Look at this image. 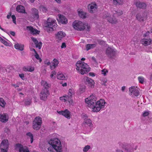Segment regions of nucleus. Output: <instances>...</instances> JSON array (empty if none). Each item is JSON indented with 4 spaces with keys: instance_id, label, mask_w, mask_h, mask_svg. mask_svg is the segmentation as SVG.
I'll use <instances>...</instances> for the list:
<instances>
[{
    "instance_id": "1",
    "label": "nucleus",
    "mask_w": 152,
    "mask_h": 152,
    "mask_svg": "<svg viewBox=\"0 0 152 152\" xmlns=\"http://www.w3.org/2000/svg\"><path fill=\"white\" fill-rule=\"evenodd\" d=\"M96 98L93 95H91L89 98L85 99V102L88 104V106L92 108V111L96 112L104 108L106 103L103 99H101L96 102Z\"/></svg>"
},
{
    "instance_id": "2",
    "label": "nucleus",
    "mask_w": 152,
    "mask_h": 152,
    "mask_svg": "<svg viewBox=\"0 0 152 152\" xmlns=\"http://www.w3.org/2000/svg\"><path fill=\"white\" fill-rule=\"evenodd\" d=\"M55 22V20H53L50 18H48L44 24L45 29L48 32L55 30L57 26Z\"/></svg>"
},
{
    "instance_id": "3",
    "label": "nucleus",
    "mask_w": 152,
    "mask_h": 152,
    "mask_svg": "<svg viewBox=\"0 0 152 152\" xmlns=\"http://www.w3.org/2000/svg\"><path fill=\"white\" fill-rule=\"evenodd\" d=\"M49 143L52 145L56 152H62L61 142L58 138L51 139Z\"/></svg>"
},
{
    "instance_id": "4",
    "label": "nucleus",
    "mask_w": 152,
    "mask_h": 152,
    "mask_svg": "<svg viewBox=\"0 0 152 152\" xmlns=\"http://www.w3.org/2000/svg\"><path fill=\"white\" fill-rule=\"evenodd\" d=\"M73 27L74 28L79 31H83L85 29L86 27H87L86 30L88 31L90 27L88 26L87 23H84L81 21H75L73 23Z\"/></svg>"
},
{
    "instance_id": "5",
    "label": "nucleus",
    "mask_w": 152,
    "mask_h": 152,
    "mask_svg": "<svg viewBox=\"0 0 152 152\" xmlns=\"http://www.w3.org/2000/svg\"><path fill=\"white\" fill-rule=\"evenodd\" d=\"M116 50L113 47L108 46L105 50V53L109 58L114 59L116 55Z\"/></svg>"
},
{
    "instance_id": "6",
    "label": "nucleus",
    "mask_w": 152,
    "mask_h": 152,
    "mask_svg": "<svg viewBox=\"0 0 152 152\" xmlns=\"http://www.w3.org/2000/svg\"><path fill=\"white\" fill-rule=\"evenodd\" d=\"M42 121V118L39 116L37 117L33 122V128L35 130L39 129L41 126Z\"/></svg>"
},
{
    "instance_id": "7",
    "label": "nucleus",
    "mask_w": 152,
    "mask_h": 152,
    "mask_svg": "<svg viewBox=\"0 0 152 152\" xmlns=\"http://www.w3.org/2000/svg\"><path fill=\"white\" fill-rule=\"evenodd\" d=\"M83 82L89 87L91 88H94L95 82L93 80L89 77H85L83 79Z\"/></svg>"
},
{
    "instance_id": "8",
    "label": "nucleus",
    "mask_w": 152,
    "mask_h": 152,
    "mask_svg": "<svg viewBox=\"0 0 152 152\" xmlns=\"http://www.w3.org/2000/svg\"><path fill=\"white\" fill-rule=\"evenodd\" d=\"M80 67L82 68L80 69V73L82 75L89 72L91 69V68L89 67L87 64L84 62H83V64H81Z\"/></svg>"
},
{
    "instance_id": "9",
    "label": "nucleus",
    "mask_w": 152,
    "mask_h": 152,
    "mask_svg": "<svg viewBox=\"0 0 152 152\" xmlns=\"http://www.w3.org/2000/svg\"><path fill=\"white\" fill-rule=\"evenodd\" d=\"M122 148L125 152H133L134 151L133 147L129 144L124 143L121 145Z\"/></svg>"
},
{
    "instance_id": "10",
    "label": "nucleus",
    "mask_w": 152,
    "mask_h": 152,
    "mask_svg": "<svg viewBox=\"0 0 152 152\" xmlns=\"http://www.w3.org/2000/svg\"><path fill=\"white\" fill-rule=\"evenodd\" d=\"M50 94L49 90H42L40 95V98L41 100L45 101L47 99V97Z\"/></svg>"
},
{
    "instance_id": "11",
    "label": "nucleus",
    "mask_w": 152,
    "mask_h": 152,
    "mask_svg": "<svg viewBox=\"0 0 152 152\" xmlns=\"http://www.w3.org/2000/svg\"><path fill=\"white\" fill-rule=\"evenodd\" d=\"M103 18L107 20L109 22L112 24H115L117 22V20L113 16L111 17L108 14L104 15Z\"/></svg>"
},
{
    "instance_id": "12",
    "label": "nucleus",
    "mask_w": 152,
    "mask_h": 152,
    "mask_svg": "<svg viewBox=\"0 0 152 152\" xmlns=\"http://www.w3.org/2000/svg\"><path fill=\"white\" fill-rule=\"evenodd\" d=\"M136 17L138 21H143L146 18V15L145 13H139L137 15Z\"/></svg>"
},
{
    "instance_id": "13",
    "label": "nucleus",
    "mask_w": 152,
    "mask_h": 152,
    "mask_svg": "<svg viewBox=\"0 0 152 152\" xmlns=\"http://www.w3.org/2000/svg\"><path fill=\"white\" fill-rule=\"evenodd\" d=\"M16 148L18 149L19 152H30L27 147H23L20 144H16Z\"/></svg>"
},
{
    "instance_id": "14",
    "label": "nucleus",
    "mask_w": 152,
    "mask_h": 152,
    "mask_svg": "<svg viewBox=\"0 0 152 152\" xmlns=\"http://www.w3.org/2000/svg\"><path fill=\"white\" fill-rule=\"evenodd\" d=\"M57 112L59 114L64 116L67 119H69L70 118V112L67 109H66L64 111H61L59 112L57 111Z\"/></svg>"
},
{
    "instance_id": "15",
    "label": "nucleus",
    "mask_w": 152,
    "mask_h": 152,
    "mask_svg": "<svg viewBox=\"0 0 152 152\" xmlns=\"http://www.w3.org/2000/svg\"><path fill=\"white\" fill-rule=\"evenodd\" d=\"M83 126H84L86 127L91 129V126L93 124L91 123V120L89 118H86L84 119V121L83 123Z\"/></svg>"
},
{
    "instance_id": "16",
    "label": "nucleus",
    "mask_w": 152,
    "mask_h": 152,
    "mask_svg": "<svg viewBox=\"0 0 152 152\" xmlns=\"http://www.w3.org/2000/svg\"><path fill=\"white\" fill-rule=\"evenodd\" d=\"M31 15L33 17L37 19L39 18L38 10L35 8H33L31 9Z\"/></svg>"
},
{
    "instance_id": "17",
    "label": "nucleus",
    "mask_w": 152,
    "mask_h": 152,
    "mask_svg": "<svg viewBox=\"0 0 152 152\" xmlns=\"http://www.w3.org/2000/svg\"><path fill=\"white\" fill-rule=\"evenodd\" d=\"M9 143L7 140H3L1 143V148L2 149H8Z\"/></svg>"
},
{
    "instance_id": "18",
    "label": "nucleus",
    "mask_w": 152,
    "mask_h": 152,
    "mask_svg": "<svg viewBox=\"0 0 152 152\" xmlns=\"http://www.w3.org/2000/svg\"><path fill=\"white\" fill-rule=\"evenodd\" d=\"M26 28L27 30L30 31L31 34L33 35L38 34L39 32H40L39 31L34 28L31 26H27L26 27Z\"/></svg>"
},
{
    "instance_id": "19",
    "label": "nucleus",
    "mask_w": 152,
    "mask_h": 152,
    "mask_svg": "<svg viewBox=\"0 0 152 152\" xmlns=\"http://www.w3.org/2000/svg\"><path fill=\"white\" fill-rule=\"evenodd\" d=\"M9 117L7 114L4 113L0 115V121L3 123H6L8 120Z\"/></svg>"
},
{
    "instance_id": "20",
    "label": "nucleus",
    "mask_w": 152,
    "mask_h": 152,
    "mask_svg": "<svg viewBox=\"0 0 152 152\" xmlns=\"http://www.w3.org/2000/svg\"><path fill=\"white\" fill-rule=\"evenodd\" d=\"M135 5L137 7L142 9H145L147 6V4L145 3L141 2L140 1L136 2Z\"/></svg>"
},
{
    "instance_id": "21",
    "label": "nucleus",
    "mask_w": 152,
    "mask_h": 152,
    "mask_svg": "<svg viewBox=\"0 0 152 152\" xmlns=\"http://www.w3.org/2000/svg\"><path fill=\"white\" fill-rule=\"evenodd\" d=\"M141 42L142 45L145 46H147L150 44L152 43V40L150 39H143L142 40Z\"/></svg>"
},
{
    "instance_id": "22",
    "label": "nucleus",
    "mask_w": 152,
    "mask_h": 152,
    "mask_svg": "<svg viewBox=\"0 0 152 152\" xmlns=\"http://www.w3.org/2000/svg\"><path fill=\"white\" fill-rule=\"evenodd\" d=\"M59 62L58 60L56 59H54L52 64L50 66V68L51 69H53L57 66Z\"/></svg>"
},
{
    "instance_id": "23",
    "label": "nucleus",
    "mask_w": 152,
    "mask_h": 152,
    "mask_svg": "<svg viewBox=\"0 0 152 152\" xmlns=\"http://www.w3.org/2000/svg\"><path fill=\"white\" fill-rule=\"evenodd\" d=\"M97 5L96 4H92L90 6L89 10L90 12L91 13L94 12L96 10Z\"/></svg>"
},
{
    "instance_id": "24",
    "label": "nucleus",
    "mask_w": 152,
    "mask_h": 152,
    "mask_svg": "<svg viewBox=\"0 0 152 152\" xmlns=\"http://www.w3.org/2000/svg\"><path fill=\"white\" fill-rule=\"evenodd\" d=\"M41 84L42 85H43L44 86V88L42 90H49L48 89L51 86L50 84L46 82L43 80H42L41 81Z\"/></svg>"
},
{
    "instance_id": "25",
    "label": "nucleus",
    "mask_w": 152,
    "mask_h": 152,
    "mask_svg": "<svg viewBox=\"0 0 152 152\" xmlns=\"http://www.w3.org/2000/svg\"><path fill=\"white\" fill-rule=\"evenodd\" d=\"M16 10L19 12L22 13H25V12L24 7L21 5H18L16 7Z\"/></svg>"
},
{
    "instance_id": "26",
    "label": "nucleus",
    "mask_w": 152,
    "mask_h": 152,
    "mask_svg": "<svg viewBox=\"0 0 152 152\" xmlns=\"http://www.w3.org/2000/svg\"><path fill=\"white\" fill-rule=\"evenodd\" d=\"M66 36L65 33L62 31L58 32L56 34V37L58 39L61 40L63 37Z\"/></svg>"
},
{
    "instance_id": "27",
    "label": "nucleus",
    "mask_w": 152,
    "mask_h": 152,
    "mask_svg": "<svg viewBox=\"0 0 152 152\" xmlns=\"http://www.w3.org/2000/svg\"><path fill=\"white\" fill-rule=\"evenodd\" d=\"M59 18L60 22L62 23L65 24L67 23V19L64 16L60 15Z\"/></svg>"
},
{
    "instance_id": "28",
    "label": "nucleus",
    "mask_w": 152,
    "mask_h": 152,
    "mask_svg": "<svg viewBox=\"0 0 152 152\" xmlns=\"http://www.w3.org/2000/svg\"><path fill=\"white\" fill-rule=\"evenodd\" d=\"M15 48L17 50L20 51H22L23 50L24 45H23L19 44L16 43L14 45Z\"/></svg>"
},
{
    "instance_id": "29",
    "label": "nucleus",
    "mask_w": 152,
    "mask_h": 152,
    "mask_svg": "<svg viewBox=\"0 0 152 152\" xmlns=\"http://www.w3.org/2000/svg\"><path fill=\"white\" fill-rule=\"evenodd\" d=\"M96 44H87L86 45V49L87 51H88L91 49L93 48L96 46Z\"/></svg>"
},
{
    "instance_id": "30",
    "label": "nucleus",
    "mask_w": 152,
    "mask_h": 152,
    "mask_svg": "<svg viewBox=\"0 0 152 152\" xmlns=\"http://www.w3.org/2000/svg\"><path fill=\"white\" fill-rule=\"evenodd\" d=\"M78 14L80 16L83 18H86V13L83 12L79 11H78Z\"/></svg>"
},
{
    "instance_id": "31",
    "label": "nucleus",
    "mask_w": 152,
    "mask_h": 152,
    "mask_svg": "<svg viewBox=\"0 0 152 152\" xmlns=\"http://www.w3.org/2000/svg\"><path fill=\"white\" fill-rule=\"evenodd\" d=\"M57 78L58 79L63 80L65 79V77L62 74H58L57 75Z\"/></svg>"
},
{
    "instance_id": "32",
    "label": "nucleus",
    "mask_w": 152,
    "mask_h": 152,
    "mask_svg": "<svg viewBox=\"0 0 152 152\" xmlns=\"http://www.w3.org/2000/svg\"><path fill=\"white\" fill-rule=\"evenodd\" d=\"M23 101L24 102L25 105L26 106L30 105L32 102L31 99H30L29 98L26 99H25Z\"/></svg>"
},
{
    "instance_id": "33",
    "label": "nucleus",
    "mask_w": 152,
    "mask_h": 152,
    "mask_svg": "<svg viewBox=\"0 0 152 152\" xmlns=\"http://www.w3.org/2000/svg\"><path fill=\"white\" fill-rule=\"evenodd\" d=\"M6 104L5 102L2 98H0V105L2 107H4Z\"/></svg>"
},
{
    "instance_id": "34",
    "label": "nucleus",
    "mask_w": 152,
    "mask_h": 152,
    "mask_svg": "<svg viewBox=\"0 0 152 152\" xmlns=\"http://www.w3.org/2000/svg\"><path fill=\"white\" fill-rule=\"evenodd\" d=\"M136 88L134 86H132L129 88V91L130 92V94L132 95L133 93H134V91L135 90Z\"/></svg>"
},
{
    "instance_id": "35",
    "label": "nucleus",
    "mask_w": 152,
    "mask_h": 152,
    "mask_svg": "<svg viewBox=\"0 0 152 152\" xmlns=\"http://www.w3.org/2000/svg\"><path fill=\"white\" fill-rule=\"evenodd\" d=\"M90 148L91 147L89 145H87L84 148L83 150V151L84 152H87Z\"/></svg>"
},
{
    "instance_id": "36",
    "label": "nucleus",
    "mask_w": 152,
    "mask_h": 152,
    "mask_svg": "<svg viewBox=\"0 0 152 152\" xmlns=\"http://www.w3.org/2000/svg\"><path fill=\"white\" fill-rule=\"evenodd\" d=\"M138 79L139 83L142 84L143 83L144 78L143 77L141 76L139 77L138 78Z\"/></svg>"
},
{
    "instance_id": "37",
    "label": "nucleus",
    "mask_w": 152,
    "mask_h": 152,
    "mask_svg": "<svg viewBox=\"0 0 152 152\" xmlns=\"http://www.w3.org/2000/svg\"><path fill=\"white\" fill-rule=\"evenodd\" d=\"M66 99H64V100L65 101H68L70 103H71V102H72V97L67 96V97H66Z\"/></svg>"
},
{
    "instance_id": "38",
    "label": "nucleus",
    "mask_w": 152,
    "mask_h": 152,
    "mask_svg": "<svg viewBox=\"0 0 152 152\" xmlns=\"http://www.w3.org/2000/svg\"><path fill=\"white\" fill-rule=\"evenodd\" d=\"M0 41L6 45H8V43L0 37Z\"/></svg>"
},
{
    "instance_id": "39",
    "label": "nucleus",
    "mask_w": 152,
    "mask_h": 152,
    "mask_svg": "<svg viewBox=\"0 0 152 152\" xmlns=\"http://www.w3.org/2000/svg\"><path fill=\"white\" fill-rule=\"evenodd\" d=\"M133 94L134 96H137L139 95L140 92L138 90L136 89L135 91H134Z\"/></svg>"
},
{
    "instance_id": "40",
    "label": "nucleus",
    "mask_w": 152,
    "mask_h": 152,
    "mask_svg": "<svg viewBox=\"0 0 152 152\" xmlns=\"http://www.w3.org/2000/svg\"><path fill=\"white\" fill-rule=\"evenodd\" d=\"M114 3H116L117 4H121L123 3L122 0H113Z\"/></svg>"
},
{
    "instance_id": "41",
    "label": "nucleus",
    "mask_w": 152,
    "mask_h": 152,
    "mask_svg": "<svg viewBox=\"0 0 152 152\" xmlns=\"http://www.w3.org/2000/svg\"><path fill=\"white\" fill-rule=\"evenodd\" d=\"M83 62L82 61H78L77 62L76 65L77 67H78V66L81 67V65L83 64Z\"/></svg>"
},
{
    "instance_id": "42",
    "label": "nucleus",
    "mask_w": 152,
    "mask_h": 152,
    "mask_svg": "<svg viewBox=\"0 0 152 152\" xmlns=\"http://www.w3.org/2000/svg\"><path fill=\"white\" fill-rule=\"evenodd\" d=\"M42 45V42H40L39 43L38 42V44H35L36 47L38 48L39 49L41 48V45Z\"/></svg>"
},
{
    "instance_id": "43",
    "label": "nucleus",
    "mask_w": 152,
    "mask_h": 152,
    "mask_svg": "<svg viewBox=\"0 0 152 152\" xmlns=\"http://www.w3.org/2000/svg\"><path fill=\"white\" fill-rule=\"evenodd\" d=\"M97 41L98 42V43L100 44V45H103V44L105 42L104 41L102 40H101V39H98L97 40Z\"/></svg>"
},
{
    "instance_id": "44",
    "label": "nucleus",
    "mask_w": 152,
    "mask_h": 152,
    "mask_svg": "<svg viewBox=\"0 0 152 152\" xmlns=\"http://www.w3.org/2000/svg\"><path fill=\"white\" fill-rule=\"evenodd\" d=\"M102 74L104 75V76L106 75V73L108 72V71L105 69H103L102 70Z\"/></svg>"
},
{
    "instance_id": "45",
    "label": "nucleus",
    "mask_w": 152,
    "mask_h": 152,
    "mask_svg": "<svg viewBox=\"0 0 152 152\" xmlns=\"http://www.w3.org/2000/svg\"><path fill=\"white\" fill-rule=\"evenodd\" d=\"M35 57L37 59L39 60V61L40 62H41L42 61V60L40 58L39 55L37 53H35Z\"/></svg>"
},
{
    "instance_id": "46",
    "label": "nucleus",
    "mask_w": 152,
    "mask_h": 152,
    "mask_svg": "<svg viewBox=\"0 0 152 152\" xmlns=\"http://www.w3.org/2000/svg\"><path fill=\"white\" fill-rule=\"evenodd\" d=\"M26 135L29 137L31 139L33 138V134L30 132H28L26 133Z\"/></svg>"
},
{
    "instance_id": "47",
    "label": "nucleus",
    "mask_w": 152,
    "mask_h": 152,
    "mask_svg": "<svg viewBox=\"0 0 152 152\" xmlns=\"http://www.w3.org/2000/svg\"><path fill=\"white\" fill-rule=\"evenodd\" d=\"M31 39L34 42L35 44H38V41L34 37H31Z\"/></svg>"
},
{
    "instance_id": "48",
    "label": "nucleus",
    "mask_w": 152,
    "mask_h": 152,
    "mask_svg": "<svg viewBox=\"0 0 152 152\" xmlns=\"http://www.w3.org/2000/svg\"><path fill=\"white\" fill-rule=\"evenodd\" d=\"M28 71L30 72H32L34 70V67L31 66H28Z\"/></svg>"
},
{
    "instance_id": "49",
    "label": "nucleus",
    "mask_w": 152,
    "mask_h": 152,
    "mask_svg": "<svg viewBox=\"0 0 152 152\" xmlns=\"http://www.w3.org/2000/svg\"><path fill=\"white\" fill-rule=\"evenodd\" d=\"M149 114V113L148 112L145 111L143 113L142 115L144 117H146L148 116Z\"/></svg>"
},
{
    "instance_id": "50",
    "label": "nucleus",
    "mask_w": 152,
    "mask_h": 152,
    "mask_svg": "<svg viewBox=\"0 0 152 152\" xmlns=\"http://www.w3.org/2000/svg\"><path fill=\"white\" fill-rule=\"evenodd\" d=\"M12 18V21L14 23L16 24V17L14 15H12L11 16Z\"/></svg>"
},
{
    "instance_id": "51",
    "label": "nucleus",
    "mask_w": 152,
    "mask_h": 152,
    "mask_svg": "<svg viewBox=\"0 0 152 152\" xmlns=\"http://www.w3.org/2000/svg\"><path fill=\"white\" fill-rule=\"evenodd\" d=\"M56 74V72L55 71H53L52 72L51 74L50 75L51 77L52 78L54 75H55Z\"/></svg>"
},
{
    "instance_id": "52",
    "label": "nucleus",
    "mask_w": 152,
    "mask_h": 152,
    "mask_svg": "<svg viewBox=\"0 0 152 152\" xmlns=\"http://www.w3.org/2000/svg\"><path fill=\"white\" fill-rule=\"evenodd\" d=\"M117 13L118 16H120L122 15L123 13L122 11L119 10V12H117Z\"/></svg>"
},
{
    "instance_id": "53",
    "label": "nucleus",
    "mask_w": 152,
    "mask_h": 152,
    "mask_svg": "<svg viewBox=\"0 0 152 152\" xmlns=\"http://www.w3.org/2000/svg\"><path fill=\"white\" fill-rule=\"evenodd\" d=\"M66 47V43L65 42H63L62 43V45L61 46V48H62L64 47L65 48Z\"/></svg>"
},
{
    "instance_id": "54",
    "label": "nucleus",
    "mask_w": 152,
    "mask_h": 152,
    "mask_svg": "<svg viewBox=\"0 0 152 152\" xmlns=\"http://www.w3.org/2000/svg\"><path fill=\"white\" fill-rule=\"evenodd\" d=\"M1 152H7V151H8V149H3L1 148Z\"/></svg>"
},
{
    "instance_id": "55",
    "label": "nucleus",
    "mask_w": 152,
    "mask_h": 152,
    "mask_svg": "<svg viewBox=\"0 0 152 152\" xmlns=\"http://www.w3.org/2000/svg\"><path fill=\"white\" fill-rule=\"evenodd\" d=\"M23 70L25 71H28V67H24L23 68Z\"/></svg>"
},
{
    "instance_id": "56",
    "label": "nucleus",
    "mask_w": 152,
    "mask_h": 152,
    "mask_svg": "<svg viewBox=\"0 0 152 152\" xmlns=\"http://www.w3.org/2000/svg\"><path fill=\"white\" fill-rule=\"evenodd\" d=\"M19 76L22 79L24 77V75L23 74H20Z\"/></svg>"
},
{
    "instance_id": "57",
    "label": "nucleus",
    "mask_w": 152,
    "mask_h": 152,
    "mask_svg": "<svg viewBox=\"0 0 152 152\" xmlns=\"http://www.w3.org/2000/svg\"><path fill=\"white\" fill-rule=\"evenodd\" d=\"M10 34L11 35H12L13 36H14L15 35V33L14 31H10Z\"/></svg>"
},
{
    "instance_id": "58",
    "label": "nucleus",
    "mask_w": 152,
    "mask_h": 152,
    "mask_svg": "<svg viewBox=\"0 0 152 152\" xmlns=\"http://www.w3.org/2000/svg\"><path fill=\"white\" fill-rule=\"evenodd\" d=\"M54 149L53 147H50L49 148H48V150H49V151H50V152H52V151H52V149Z\"/></svg>"
},
{
    "instance_id": "59",
    "label": "nucleus",
    "mask_w": 152,
    "mask_h": 152,
    "mask_svg": "<svg viewBox=\"0 0 152 152\" xmlns=\"http://www.w3.org/2000/svg\"><path fill=\"white\" fill-rule=\"evenodd\" d=\"M71 91L70 89L69 90V92L68 93V96H70V97H72V94L71 93L70 91Z\"/></svg>"
},
{
    "instance_id": "60",
    "label": "nucleus",
    "mask_w": 152,
    "mask_h": 152,
    "mask_svg": "<svg viewBox=\"0 0 152 152\" xmlns=\"http://www.w3.org/2000/svg\"><path fill=\"white\" fill-rule=\"evenodd\" d=\"M11 15V12H10L9 13V14L8 15H7V18L8 19H9L10 18Z\"/></svg>"
},
{
    "instance_id": "61",
    "label": "nucleus",
    "mask_w": 152,
    "mask_h": 152,
    "mask_svg": "<svg viewBox=\"0 0 152 152\" xmlns=\"http://www.w3.org/2000/svg\"><path fill=\"white\" fill-rule=\"evenodd\" d=\"M89 75L90 76H91L92 77L94 76L95 75L94 73L93 72H90L89 73Z\"/></svg>"
},
{
    "instance_id": "62",
    "label": "nucleus",
    "mask_w": 152,
    "mask_h": 152,
    "mask_svg": "<svg viewBox=\"0 0 152 152\" xmlns=\"http://www.w3.org/2000/svg\"><path fill=\"white\" fill-rule=\"evenodd\" d=\"M50 64V61H48L47 62V61L45 62V64H47L48 65H49Z\"/></svg>"
},
{
    "instance_id": "63",
    "label": "nucleus",
    "mask_w": 152,
    "mask_h": 152,
    "mask_svg": "<svg viewBox=\"0 0 152 152\" xmlns=\"http://www.w3.org/2000/svg\"><path fill=\"white\" fill-rule=\"evenodd\" d=\"M125 89V87L124 86L122 87L121 90L122 91H124Z\"/></svg>"
},
{
    "instance_id": "64",
    "label": "nucleus",
    "mask_w": 152,
    "mask_h": 152,
    "mask_svg": "<svg viewBox=\"0 0 152 152\" xmlns=\"http://www.w3.org/2000/svg\"><path fill=\"white\" fill-rule=\"evenodd\" d=\"M150 80H152V73H151L150 76Z\"/></svg>"
}]
</instances>
